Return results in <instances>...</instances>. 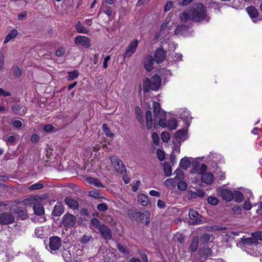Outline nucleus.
I'll list each match as a JSON object with an SVG mask.
<instances>
[{
  "label": "nucleus",
  "instance_id": "ddd939ff",
  "mask_svg": "<svg viewBox=\"0 0 262 262\" xmlns=\"http://www.w3.org/2000/svg\"><path fill=\"white\" fill-rule=\"evenodd\" d=\"M11 110L15 114L20 116L24 115L27 112L26 107L20 105L13 106Z\"/></svg>",
  "mask_w": 262,
  "mask_h": 262
},
{
  "label": "nucleus",
  "instance_id": "58836bf2",
  "mask_svg": "<svg viewBox=\"0 0 262 262\" xmlns=\"http://www.w3.org/2000/svg\"><path fill=\"white\" fill-rule=\"evenodd\" d=\"M93 241L94 238L92 237V236L84 235L81 237L80 242L82 244L85 245L89 244V243H92Z\"/></svg>",
  "mask_w": 262,
  "mask_h": 262
},
{
  "label": "nucleus",
  "instance_id": "9d476101",
  "mask_svg": "<svg viewBox=\"0 0 262 262\" xmlns=\"http://www.w3.org/2000/svg\"><path fill=\"white\" fill-rule=\"evenodd\" d=\"M166 52L163 48L157 49L154 54V59L157 63L162 62L166 58Z\"/></svg>",
  "mask_w": 262,
  "mask_h": 262
},
{
  "label": "nucleus",
  "instance_id": "20e7f679",
  "mask_svg": "<svg viewBox=\"0 0 262 262\" xmlns=\"http://www.w3.org/2000/svg\"><path fill=\"white\" fill-rule=\"evenodd\" d=\"M15 216L11 212H2L0 213V225H8L14 223Z\"/></svg>",
  "mask_w": 262,
  "mask_h": 262
},
{
  "label": "nucleus",
  "instance_id": "ea45409f",
  "mask_svg": "<svg viewBox=\"0 0 262 262\" xmlns=\"http://www.w3.org/2000/svg\"><path fill=\"white\" fill-rule=\"evenodd\" d=\"M234 198L233 199L236 202L240 203L243 200V195L242 193L238 191H233Z\"/></svg>",
  "mask_w": 262,
  "mask_h": 262
},
{
  "label": "nucleus",
  "instance_id": "f03ea898",
  "mask_svg": "<svg viewBox=\"0 0 262 262\" xmlns=\"http://www.w3.org/2000/svg\"><path fill=\"white\" fill-rule=\"evenodd\" d=\"M154 121L158 122L161 126H165L166 115L161 110L160 104L158 102H153Z\"/></svg>",
  "mask_w": 262,
  "mask_h": 262
},
{
  "label": "nucleus",
  "instance_id": "c756f323",
  "mask_svg": "<svg viewBox=\"0 0 262 262\" xmlns=\"http://www.w3.org/2000/svg\"><path fill=\"white\" fill-rule=\"evenodd\" d=\"M146 121L147 128L150 129L152 125V114L150 111H147L146 113Z\"/></svg>",
  "mask_w": 262,
  "mask_h": 262
},
{
  "label": "nucleus",
  "instance_id": "b1692460",
  "mask_svg": "<svg viewBox=\"0 0 262 262\" xmlns=\"http://www.w3.org/2000/svg\"><path fill=\"white\" fill-rule=\"evenodd\" d=\"M150 213L149 211H146L142 213V215L139 219L138 222L147 225L149 222Z\"/></svg>",
  "mask_w": 262,
  "mask_h": 262
},
{
  "label": "nucleus",
  "instance_id": "5701e85b",
  "mask_svg": "<svg viewBox=\"0 0 262 262\" xmlns=\"http://www.w3.org/2000/svg\"><path fill=\"white\" fill-rule=\"evenodd\" d=\"M86 182L90 184H93L96 187L104 188V186L97 179L93 177H88L86 179Z\"/></svg>",
  "mask_w": 262,
  "mask_h": 262
},
{
  "label": "nucleus",
  "instance_id": "393cba45",
  "mask_svg": "<svg viewBox=\"0 0 262 262\" xmlns=\"http://www.w3.org/2000/svg\"><path fill=\"white\" fill-rule=\"evenodd\" d=\"M113 166L115 170L119 173H123L126 171L124 164L121 160L119 161L118 163H116Z\"/></svg>",
  "mask_w": 262,
  "mask_h": 262
},
{
  "label": "nucleus",
  "instance_id": "2eb2a0df",
  "mask_svg": "<svg viewBox=\"0 0 262 262\" xmlns=\"http://www.w3.org/2000/svg\"><path fill=\"white\" fill-rule=\"evenodd\" d=\"M155 59L153 57L149 55L147 56L144 62V68L148 72L151 71L153 69Z\"/></svg>",
  "mask_w": 262,
  "mask_h": 262
},
{
  "label": "nucleus",
  "instance_id": "f8f14e48",
  "mask_svg": "<svg viewBox=\"0 0 262 262\" xmlns=\"http://www.w3.org/2000/svg\"><path fill=\"white\" fill-rule=\"evenodd\" d=\"M221 195L222 199L226 201H231L233 199V192L227 189H223L221 191Z\"/></svg>",
  "mask_w": 262,
  "mask_h": 262
},
{
  "label": "nucleus",
  "instance_id": "7ed1b4c3",
  "mask_svg": "<svg viewBox=\"0 0 262 262\" xmlns=\"http://www.w3.org/2000/svg\"><path fill=\"white\" fill-rule=\"evenodd\" d=\"M61 246V240L58 236H52L49 238V245L47 246V249L53 253L59 249Z\"/></svg>",
  "mask_w": 262,
  "mask_h": 262
},
{
  "label": "nucleus",
  "instance_id": "c03bdc74",
  "mask_svg": "<svg viewBox=\"0 0 262 262\" xmlns=\"http://www.w3.org/2000/svg\"><path fill=\"white\" fill-rule=\"evenodd\" d=\"M79 75V72L76 71H73L72 72H69L68 73V80H72L76 78Z\"/></svg>",
  "mask_w": 262,
  "mask_h": 262
},
{
  "label": "nucleus",
  "instance_id": "a878e982",
  "mask_svg": "<svg viewBox=\"0 0 262 262\" xmlns=\"http://www.w3.org/2000/svg\"><path fill=\"white\" fill-rule=\"evenodd\" d=\"M187 30V27L185 25H178L174 30L175 35H183L186 32Z\"/></svg>",
  "mask_w": 262,
  "mask_h": 262
},
{
  "label": "nucleus",
  "instance_id": "13d9d810",
  "mask_svg": "<svg viewBox=\"0 0 262 262\" xmlns=\"http://www.w3.org/2000/svg\"><path fill=\"white\" fill-rule=\"evenodd\" d=\"M203 243H207L210 239V235L208 233H205L202 235L201 238Z\"/></svg>",
  "mask_w": 262,
  "mask_h": 262
},
{
  "label": "nucleus",
  "instance_id": "a19ab883",
  "mask_svg": "<svg viewBox=\"0 0 262 262\" xmlns=\"http://www.w3.org/2000/svg\"><path fill=\"white\" fill-rule=\"evenodd\" d=\"M174 173L176 174V177L174 178L175 180H182L184 178V172L180 169H177L175 170Z\"/></svg>",
  "mask_w": 262,
  "mask_h": 262
},
{
  "label": "nucleus",
  "instance_id": "49530a36",
  "mask_svg": "<svg viewBox=\"0 0 262 262\" xmlns=\"http://www.w3.org/2000/svg\"><path fill=\"white\" fill-rule=\"evenodd\" d=\"M89 194L91 196L94 198H100L101 197V193L97 190L90 191Z\"/></svg>",
  "mask_w": 262,
  "mask_h": 262
},
{
  "label": "nucleus",
  "instance_id": "3c124183",
  "mask_svg": "<svg viewBox=\"0 0 262 262\" xmlns=\"http://www.w3.org/2000/svg\"><path fill=\"white\" fill-rule=\"evenodd\" d=\"M157 156H158V159L160 160V161H163L165 159V153L163 151H162V150H161L160 149H158L157 150Z\"/></svg>",
  "mask_w": 262,
  "mask_h": 262
},
{
  "label": "nucleus",
  "instance_id": "4c0bfd02",
  "mask_svg": "<svg viewBox=\"0 0 262 262\" xmlns=\"http://www.w3.org/2000/svg\"><path fill=\"white\" fill-rule=\"evenodd\" d=\"M163 169L164 173L167 177H169L171 176L172 169L170 164L168 162H166L164 163Z\"/></svg>",
  "mask_w": 262,
  "mask_h": 262
},
{
  "label": "nucleus",
  "instance_id": "338daca9",
  "mask_svg": "<svg viewBox=\"0 0 262 262\" xmlns=\"http://www.w3.org/2000/svg\"><path fill=\"white\" fill-rule=\"evenodd\" d=\"M173 7V2L171 1L168 2L165 6L164 11L167 12L169 11Z\"/></svg>",
  "mask_w": 262,
  "mask_h": 262
},
{
  "label": "nucleus",
  "instance_id": "7c9ffc66",
  "mask_svg": "<svg viewBox=\"0 0 262 262\" xmlns=\"http://www.w3.org/2000/svg\"><path fill=\"white\" fill-rule=\"evenodd\" d=\"M200 252L201 256L205 258L209 257L212 254V251L208 247H204L200 250Z\"/></svg>",
  "mask_w": 262,
  "mask_h": 262
},
{
  "label": "nucleus",
  "instance_id": "5fc2aeb1",
  "mask_svg": "<svg viewBox=\"0 0 262 262\" xmlns=\"http://www.w3.org/2000/svg\"><path fill=\"white\" fill-rule=\"evenodd\" d=\"M107 205L106 203H100L97 205V209L100 211L104 212L107 209Z\"/></svg>",
  "mask_w": 262,
  "mask_h": 262
},
{
  "label": "nucleus",
  "instance_id": "aec40b11",
  "mask_svg": "<svg viewBox=\"0 0 262 262\" xmlns=\"http://www.w3.org/2000/svg\"><path fill=\"white\" fill-rule=\"evenodd\" d=\"M186 130L182 129L176 132L175 134V139L178 142L184 141L186 139Z\"/></svg>",
  "mask_w": 262,
  "mask_h": 262
},
{
  "label": "nucleus",
  "instance_id": "bf43d9fd",
  "mask_svg": "<svg viewBox=\"0 0 262 262\" xmlns=\"http://www.w3.org/2000/svg\"><path fill=\"white\" fill-rule=\"evenodd\" d=\"M13 73L17 77H20L22 73L21 70L18 67H14Z\"/></svg>",
  "mask_w": 262,
  "mask_h": 262
},
{
  "label": "nucleus",
  "instance_id": "4468645a",
  "mask_svg": "<svg viewBox=\"0 0 262 262\" xmlns=\"http://www.w3.org/2000/svg\"><path fill=\"white\" fill-rule=\"evenodd\" d=\"M127 214L129 217L132 220L138 221L139 219L142 215V212L137 211L136 210L129 209L127 211Z\"/></svg>",
  "mask_w": 262,
  "mask_h": 262
},
{
  "label": "nucleus",
  "instance_id": "bb28decb",
  "mask_svg": "<svg viewBox=\"0 0 262 262\" xmlns=\"http://www.w3.org/2000/svg\"><path fill=\"white\" fill-rule=\"evenodd\" d=\"M177 121L175 119H171L167 121V123H165V127L169 129L174 130L177 127ZM165 127V126H163Z\"/></svg>",
  "mask_w": 262,
  "mask_h": 262
},
{
  "label": "nucleus",
  "instance_id": "9b49d317",
  "mask_svg": "<svg viewBox=\"0 0 262 262\" xmlns=\"http://www.w3.org/2000/svg\"><path fill=\"white\" fill-rule=\"evenodd\" d=\"M102 236L107 240H110L112 237L111 230L104 224H101L98 229Z\"/></svg>",
  "mask_w": 262,
  "mask_h": 262
},
{
  "label": "nucleus",
  "instance_id": "864d4df0",
  "mask_svg": "<svg viewBox=\"0 0 262 262\" xmlns=\"http://www.w3.org/2000/svg\"><path fill=\"white\" fill-rule=\"evenodd\" d=\"M208 203L212 205H216L218 204V200L213 196H210L208 198Z\"/></svg>",
  "mask_w": 262,
  "mask_h": 262
},
{
  "label": "nucleus",
  "instance_id": "f3484780",
  "mask_svg": "<svg viewBox=\"0 0 262 262\" xmlns=\"http://www.w3.org/2000/svg\"><path fill=\"white\" fill-rule=\"evenodd\" d=\"M201 180L203 183L206 184H210L213 180V176L210 172H206L203 173L201 176Z\"/></svg>",
  "mask_w": 262,
  "mask_h": 262
},
{
  "label": "nucleus",
  "instance_id": "72a5a7b5",
  "mask_svg": "<svg viewBox=\"0 0 262 262\" xmlns=\"http://www.w3.org/2000/svg\"><path fill=\"white\" fill-rule=\"evenodd\" d=\"M247 11L251 18H256L258 14L257 9L253 6L248 7Z\"/></svg>",
  "mask_w": 262,
  "mask_h": 262
},
{
  "label": "nucleus",
  "instance_id": "4be33fe9",
  "mask_svg": "<svg viewBox=\"0 0 262 262\" xmlns=\"http://www.w3.org/2000/svg\"><path fill=\"white\" fill-rule=\"evenodd\" d=\"M64 202L66 204L71 208L76 209L78 208V203L72 198L67 197L64 199Z\"/></svg>",
  "mask_w": 262,
  "mask_h": 262
},
{
  "label": "nucleus",
  "instance_id": "412c9836",
  "mask_svg": "<svg viewBox=\"0 0 262 262\" xmlns=\"http://www.w3.org/2000/svg\"><path fill=\"white\" fill-rule=\"evenodd\" d=\"M242 244L245 247L257 245L258 242L256 241V239L253 236L252 237L243 238L241 241Z\"/></svg>",
  "mask_w": 262,
  "mask_h": 262
},
{
  "label": "nucleus",
  "instance_id": "473e14b6",
  "mask_svg": "<svg viewBox=\"0 0 262 262\" xmlns=\"http://www.w3.org/2000/svg\"><path fill=\"white\" fill-rule=\"evenodd\" d=\"M138 201L142 206L146 205L149 202V199L147 195L144 194H140L138 196Z\"/></svg>",
  "mask_w": 262,
  "mask_h": 262
},
{
  "label": "nucleus",
  "instance_id": "79ce46f5",
  "mask_svg": "<svg viewBox=\"0 0 262 262\" xmlns=\"http://www.w3.org/2000/svg\"><path fill=\"white\" fill-rule=\"evenodd\" d=\"M43 187V185L42 184H41L40 183H35V184H33L30 185L28 187V189L30 190H35L40 189L42 188Z\"/></svg>",
  "mask_w": 262,
  "mask_h": 262
},
{
  "label": "nucleus",
  "instance_id": "c85d7f7f",
  "mask_svg": "<svg viewBox=\"0 0 262 262\" xmlns=\"http://www.w3.org/2000/svg\"><path fill=\"white\" fill-rule=\"evenodd\" d=\"M199 243V238L198 236L194 237L190 246L189 249L192 252H195L198 248Z\"/></svg>",
  "mask_w": 262,
  "mask_h": 262
},
{
  "label": "nucleus",
  "instance_id": "f704fd0d",
  "mask_svg": "<svg viewBox=\"0 0 262 262\" xmlns=\"http://www.w3.org/2000/svg\"><path fill=\"white\" fill-rule=\"evenodd\" d=\"M77 32L79 33L88 34L89 30L85 28L81 23L80 21H78L75 26Z\"/></svg>",
  "mask_w": 262,
  "mask_h": 262
},
{
  "label": "nucleus",
  "instance_id": "a211bd4d",
  "mask_svg": "<svg viewBox=\"0 0 262 262\" xmlns=\"http://www.w3.org/2000/svg\"><path fill=\"white\" fill-rule=\"evenodd\" d=\"M34 213L37 215H41L45 213L43 205L40 203H35L33 205Z\"/></svg>",
  "mask_w": 262,
  "mask_h": 262
},
{
  "label": "nucleus",
  "instance_id": "0e129e2a",
  "mask_svg": "<svg viewBox=\"0 0 262 262\" xmlns=\"http://www.w3.org/2000/svg\"><path fill=\"white\" fill-rule=\"evenodd\" d=\"M110 160L111 164H112L113 166L115 165V164L116 163H118V162L120 160L119 158H118L115 156H111L110 157Z\"/></svg>",
  "mask_w": 262,
  "mask_h": 262
},
{
  "label": "nucleus",
  "instance_id": "e2e57ef3",
  "mask_svg": "<svg viewBox=\"0 0 262 262\" xmlns=\"http://www.w3.org/2000/svg\"><path fill=\"white\" fill-rule=\"evenodd\" d=\"M211 230L213 231H222L225 230L227 229L226 227L221 226H213L210 227Z\"/></svg>",
  "mask_w": 262,
  "mask_h": 262
},
{
  "label": "nucleus",
  "instance_id": "37998d69",
  "mask_svg": "<svg viewBox=\"0 0 262 262\" xmlns=\"http://www.w3.org/2000/svg\"><path fill=\"white\" fill-rule=\"evenodd\" d=\"M208 6L209 8L214 10H219L220 8V5L218 3L211 1L208 2Z\"/></svg>",
  "mask_w": 262,
  "mask_h": 262
},
{
  "label": "nucleus",
  "instance_id": "c9c22d12",
  "mask_svg": "<svg viewBox=\"0 0 262 262\" xmlns=\"http://www.w3.org/2000/svg\"><path fill=\"white\" fill-rule=\"evenodd\" d=\"M179 165L182 169L186 170L190 166V161L189 159L184 158L181 160Z\"/></svg>",
  "mask_w": 262,
  "mask_h": 262
},
{
  "label": "nucleus",
  "instance_id": "cd10ccee",
  "mask_svg": "<svg viewBox=\"0 0 262 262\" xmlns=\"http://www.w3.org/2000/svg\"><path fill=\"white\" fill-rule=\"evenodd\" d=\"M144 93H147L151 90L152 85L151 80L149 78H145L143 82Z\"/></svg>",
  "mask_w": 262,
  "mask_h": 262
},
{
  "label": "nucleus",
  "instance_id": "8fccbe9b",
  "mask_svg": "<svg viewBox=\"0 0 262 262\" xmlns=\"http://www.w3.org/2000/svg\"><path fill=\"white\" fill-rule=\"evenodd\" d=\"M137 120L139 122V123L140 124V126L141 128H143L145 126L144 125V119L143 116V115H139L136 116Z\"/></svg>",
  "mask_w": 262,
  "mask_h": 262
},
{
  "label": "nucleus",
  "instance_id": "69168bd1",
  "mask_svg": "<svg viewBox=\"0 0 262 262\" xmlns=\"http://www.w3.org/2000/svg\"><path fill=\"white\" fill-rule=\"evenodd\" d=\"M16 213L19 215L21 216H26V210H24L20 207L17 208L16 209Z\"/></svg>",
  "mask_w": 262,
  "mask_h": 262
},
{
  "label": "nucleus",
  "instance_id": "39448f33",
  "mask_svg": "<svg viewBox=\"0 0 262 262\" xmlns=\"http://www.w3.org/2000/svg\"><path fill=\"white\" fill-rule=\"evenodd\" d=\"M61 251L62 256L65 261L70 262L72 260L75 251V247L74 246H71L66 249L63 247V249H61Z\"/></svg>",
  "mask_w": 262,
  "mask_h": 262
},
{
  "label": "nucleus",
  "instance_id": "dca6fc26",
  "mask_svg": "<svg viewBox=\"0 0 262 262\" xmlns=\"http://www.w3.org/2000/svg\"><path fill=\"white\" fill-rule=\"evenodd\" d=\"M152 88L151 90L157 91L159 89L161 84V78L158 75H155L151 80Z\"/></svg>",
  "mask_w": 262,
  "mask_h": 262
},
{
  "label": "nucleus",
  "instance_id": "e433bc0d",
  "mask_svg": "<svg viewBox=\"0 0 262 262\" xmlns=\"http://www.w3.org/2000/svg\"><path fill=\"white\" fill-rule=\"evenodd\" d=\"M17 31L16 29H13L10 31L9 34L6 36L5 40L4 43H7L11 39L14 38L17 35Z\"/></svg>",
  "mask_w": 262,
  "mask_h": 262
},
{
  "label": "nucleus",
  "instance_id": "4d7b16f0",
  "mask_svg": "<svg viewBox=\"0 0 262 262\" xmlns=\"http://www.w3.org/2000/svg\"><path fill=\"white\" fill-rule=\"evenodd\" d=\"M5 58L3 54L0 52V72L2 71L4 67Z\"/></svg>",
  "mask_w": 262,
  "mask_h": 262
},
{
  "label": "nucleus",
  "instance_id": "0eeeda50",
  "mask_svg": "<svg viewBox=\"0 0 262 262\" xmlns=\"http://www.w3.org/2000/svg\"><path fill=\"white\" fill-rule=\"evenodd\" d=\"M188 215L190 219L192 221L190 224L194 225L201 223L202 216L197 211L192 209H190L189 210Z\"/></svg>",
  "mask_w": 262,
  "mask_h": 262
},
{
  "label": "nucleus",
  "instance_id": "6e6d98bb",
  "mask_svg": "<svg viewBox=\"0 0 262 262\" xmlns=\"http://www.w3.org/2000/svg\"><path fill=\"white\" fill-rule=\"evenodd\" d=\"M92 224L98 229L99 228V227L101 225L100 224V221L96 218H93L91 220Z\"/></svg>",
  "mask_w": 262,
  "mask_h": 262
},
{
  "label": "nucleus",
  "instance_id": "680f3d73",
  "mask_svg": "<svg viewBox=\"0 0 262 262\" xmlns=\"http://www.w3.org/2000/svg\"><path fill=\"white\" fill-rule=\"evenodd\" d=\"M152 137L154 143L158 145L159 143V138L158 134L156 132L153 133L152 134Z\"/></svg>",
  "mask_w": 262,
  "mask_h": 262
},
{
  "label": "nucleus",
  "instance_id": "a18cd8bd",
  "mask_svg": "<svg viewBox=\"0 0 262 262\" xmlns=\"http://www.w3.org/2000/svg\"><path fill=\"white\" fill-rule=\"evenodd\" d=\"M102 129L107 137L111 138L113 136V134L112 133L106 124H103L102 125Z\"/></svg>",
  "mask_w": 262,
  "mask_h": 262
},
{
  "label": "nucleus",
  "instance_id": "774afa93",
  "mask_svg": "<svg viewBox=\"0 0 262 262\" xmlns=\"http://www.w3.org/2000/svg\"><path fill=\"white\" fill-rule=\"evenodd\" d=\"M8 180V178L5 176L1 175L0 176V187L4 186V183L6 182Z\"/></svg>",
  "mask_w": 262,
  "mask_h": 262
},
{
  "label": "nucleus",
  "instance_id": "f257e3e1",
  "mask_svg": "<svg viewBox=\"0 0 262 262\" xmlns=\"http://www.w3.org/2000/svg\"><path fill=\"white\" fill-rule=\"evenodd\" d=\"M182 21L186 22L191 20L195 23L203 21L209 22L210 17L207 13L206 8L201 3L195 4L189 10L185 11L180 14Z\"/></svg>",
  "mask_w": 262,
  "mask_h": 262
},
{
  "label": "nucleus",
  "instance_id": "423d86ee",
  "mask_svg": "<svg viewBox=\"0 0 262 262\" xmlns=\"http://www.w3.org/2000/svg\"><path fill=\"white\" fill-rule=\"evenodd\" d=\"M76 223L75 217L71 214H66L62 217V224L66 228H71Z\"/></svg>",
  "mask_w": 262,
  "mask_h": 262
},
{
  "label": "nucleus",
  "instance_id": "6e6552de",
  "mask_svg": "<svg viewBox=\"0 0 262 262\" xmlns=\"http://www.w3.org/2000/svg\"><path fill=\"white\" fill-rule=\"evenodd\" d=\"M138 44L137 39L133 40L130 43L127 47V50L123 54L124 59L130 57L132 54L136 51Z\"/></svg>",
  "mask_w": 262,
  "mask_h": 262
},
{
  "label": "nucleus",
  "instance_id": "603ef678",
  "mask_svg": "<svg viewBox=\"0 0 262 262\" xmlns=\"http://www.w3.org/2000/svg\"><path fill=\"white\" fill-rule=\"evenodd\" d=\"M252 236L256 239V241L257 240L262 241V232L257 231L252 234Z\"/></svg>",
  "mask_w": 262,
  "mask_h": 262
},
{
  "label": "nucleus",
  "instance_id": "052dcab7",
  "mask_svg": "<svg viewBox=\"0 0 262 262\" xmlns=\"http://www.w3.org/2000/svg\"><path fill=\"white\" fill-rule=\"evenodd\" d=\"M65 53V50L63 48H60L56 50L55 55L58 57H61L64 55Z\"/></svg>",
  "mask_w": 262,
  "mask_h": 262
},
{
  "label": "nucleus",
  "instance_id": "09e8293b",
  "mask_svg": "<svg viewBox=\"0 0 262 262\" xmlns=\"http://www.w3.org/2000/svg\"><path fill=\"white\" fill-rule=\"evenodd\" d=\"M170 135L168 132H162L161 134V139L164 142H166L170 140Z\"/></svg>",
  "mask_w": 262,
  "mask_h": 262
},
{
  "label": "nucleus",
  "instance_id": "2f4dec72",
  "mask_svg": "<svg viewBox=\"0 0 262 262\" xmlns=\"http://www.w3.org/2000/svg\"><path fill=\"white\" fill-rule=\"evenodd\" d=\"M116 248L121 253L123 254H130V250L126 246H123L120 244H117L116 245Z\"/></svg>",
  "mask_w": 262,
  "mask_h": 262
},
{
  "label": "nucleus",
  "instance_id": "de8ad7c7",
  "mask_svg": "<svg viewBox=\"0 0 262 262\" xmlns=\"http://www.w3.org/2000/svg\"><path fill=\"white\" fill-rule=\"evenodd\" d=\"M177 187L180 190H185L187 188V185L184 181H181L178 183Z\"/></svg>",
  "mask_w": 262,
  "mask_h": 262
},
{
  "label": "nucleus",
  "instance_id": "1a4fd4ad",
  "mask_svg": "<svg viewBox=\"0 0 262 262\" xmlns=\"http://www.w3.org/2000/svg\"><path fill=\"white\" fill-rule=\"evenodd\" d=\"M74 42L76 45H80L85 48L91 47L90 39L83 36H78L75 37Z\"/></svg>",
  "mask_w": 262,
  "mask_h": 262
},
{
  "label": "nucleus",
  "instance_id": "6ab92c4d",
  "mask_svg": "<svg viewBox=\"0 0 262 262\" xmlns=\"http://www.w3.org/2000/svg\"><path fill=\"white\" fill-rule=\"evenodd\" d=\"M63 210L64 208L62 204L58 202L54 207L52 214L55 216H59L63 213Z\"/></svg>",
  "mask_w": 262,
  "mask_h": 262
}]
</instances>
